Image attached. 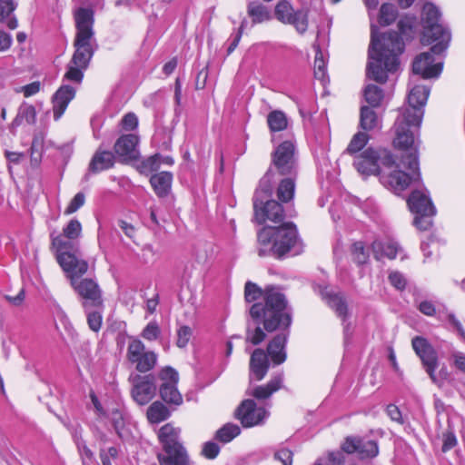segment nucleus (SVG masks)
I'll list each match as a JSON object with an SVG mask.
<instances>
[{"mask_svg":"<svg viewBox=\"0 0 465 465\" xmlns=\"http://www.w3.org/2000/svg\"><path fill=\"white\" fill-rule=\"evenodd\" d=\"M265 306L252 304L249 309L251 321H247V342L253 345L262 343L268 332L279 331L268 343L266 354L273 365H280L286 361V344L292 322V310L286 307L283 297L272 292L267 298Z\"/></svg>","mask_w":465,"mask_h":465,"instance_id":"f257e3e1","label":"nucleus"},{"mask_svg":"<svg viewBox=\"0 0 465 465\" xmlns=\"http://www.w3.org/2000/svg\"><path fill=\"white\" fill-rule=\"evenodd\" d=\"M400 149L404 151L401 156V165L408 173L398 169L399 165L396 164L392 153L385 148H367L355 155L353 165L361 174L379 175L384 186L395 193H400L420 179L417 146Z\"/></svg>","mask_w":465,"mask_h":465,"instance_id":"f03ea898","label":"nucleus"},{"mask_svg":"<svg viewBox=\"0 0 465 465\" xmlns=\"http://www.w3.org/2000/svg\"><path fill=\"white\" fill-rule=\"evenodd\" d=\"M416 17L406 15L398 22L400 34L390 31L383 34L381 40L377 36L376 25L371 28V44L368 50L367 78L379 84H385L388 73L396 72L399 65V55L404 51V42L413 38Z\"/></svg>","mask_w":465,"mask_h":465,"instance_id":"7ed1b4c3","label":"nucleus"},{"mask_svg":"<svg viewBox=\"0 0 465 465\" xmlns=\"http://www.w3.org/2000/svg\"><path fill=\"white\" fill-rule=\"evenodd\" d=\"M54 245L56 247L57 262L70 279L84 311L104 308L103 291L98 282L94 279L82 277L88 270L87 262L69 252L67 249L72 244L65 242L62 237L54 238Z\"/></svg>","mask_w":465,"mask_h":465,"instance_id":"20e7f679","label":"nucleus"},{"mask_svg":"<svg viewBox=\"0 0 465 465\" xmlns=\"http://www.w3.org/2000/svg\"><path fill=\"white\" fill-rule=\"evenodd\" d=\"M75 35L73 43L74 52L67 64L64 79L80 84L84 72L98 49L94 29V12L90 7H78L74 11Z\"/></svg>","mask_w":465,"mask_h":465,"instance_id":"39448f33","label":"nucleus"},{"mask_svg":"<svg viewBox=\"0 0 465 465\" xmlns=\"http://www.w3.org/2000/svg\"><path fill=\"white\" fill-rule=\"evenodd\" d=\"M430 94L425 85H416L408 95V106L400 108L399 115L394 123L396 148H409L415 143V132L419 130L423 118V107Z\"/></svg>","mask_w":465,"mask_h":465,"instance_id":"423d86ee","label":"nucleus"},{"mask_svg":"<svg viewBox=\"0 0 465 465\" xmlns=\"http://www.w3.org/2000/svg\"><path fill=\"white\" fill-rule=\"evenodd\" d=\"M257 242L261 257L272 255L282 259L287 254L298 255L303 251L296 225L292 222L280 226L263 227L257 234Z\"/></svg>","mask_w":465,"mask_h":465,"instance_id":"0eeeda50","label":"nucleus"},{"mask_svg":"<svg viewBox=\"0 0 465 465\" xmlns=\"http://www.w3.org/2000/svg\"><path fill=\"white\" fill-rule=\"evenodd\" d=\"M440 17L441 13L435 5L424 4L420 14V42L424 45L434 44L431 51L435 54L445 52L451 39L450 31L440 23Z\"/></svg>","mask_w":465,"mask_h":465,"instance_id":"6e6552de","label":"nucleus"},{"mask_svg":"<svg viewBox=\"0 0 465 465\" xmlns=\"http://www.w3.org/2000/svg\"><path fill=\"white\" fill-rule=\"evenodd\" d=\"M272 193V187L268 172L261 179L252 198L254 220L259 224H262L266 221L278 223L284 219V210L280 203L271 199Z\"/></svg>","mask_w":465,"mask_h":465,"instance_id":"1a4fd4ad","label":"nucleus"},{"mask_svg":"<svg viewBox=\"0 0 465 465\" xmlns=\"http://www.w3.org/2000/svg\"><path fill=\"white\" fill-rule=\"evenodd\" d=\"M181 430L172 424L163 425L158 432L163 450L157 454L160 465H192L187 450L180 438Z\"/></svg>","mask_w":465,"mask_h":465,"instance_id":"9d476101","label":"nucleus"},{"mask_svg":"<svg viewBox=\"0 0 465 465\" xmlns=\"http://www.w3.org/2000/svg\"><path fill=\"white\" fill-rule=\"evenodd\" d=\"M407 203L411 212L415 214L414 225L420 230H428L432 225L431 218L436 214V208L429 193L423 190H413Z\"/></svg>","mask_w":465,"mask_h":465,"instance_id":"9b49d317","label":"nucleus"},{"mask_svg":"<svg viewBox=\"0 0 465 465\" xmlns=\"http://www.w3.org/2000/svg\"><path fill=\"white\" fill-rule=\"evenodd\" d=\"M314 291L318 292L328 305L334 310L336 315L341 320L343 325V332L345 341L351 335V323L348 322L350 312L346 299L341 292H335L329 288L321 284L314 286Z\"/></svg>","mask_w":465,"mask_h":465,"instance_id":"f8f14e48","label":"nucleus"},{"mask_svg":"<svg viewBox=\"0 0 465 465\" xmlns=\"http://www.w3.org/2000/svg\"><path fill=\"white\" fill-rule=\"evenodd\" d=\"M274 15L280 22L293 25L301 35H303L308 29V10L303 8L294 10L291 3L286 0L278 2Z\"/></svg>","mask_w":465,"mask_h":465,"instance_id":"ddd939ff","label":"nucleus"},{"mask_svg":"<svg viewBox=\"0 0 465 465\" xmlns=\"http://www.w3.org/2000/svg\"><path fill=\"white\" fill-rule=\"evenodd\" d=\"M272 163L281 175H297L298 163L294 144L290 141L279 144L272 154Z\"/></svg>","mask_w":465,"mask_h":465,"instance_id":"4468645a","label":"nucleus"},{"mask_svg":"<svg viewBox=\"0 0 465 465\" xmlns=\"http://www.w3.org/2000/svg\"><path fill=\"white\" fill-rule=\"evenodd\" d=\"M127 359L135 364L139 372L153 370L157 362V355L152 351H145L144 344L138 339H133L127 347Z\"/></svg>","mask_w":465,"mask_h":465,"instance_id":"2eb2a0df","label":"nucleus"},{"mask_svg":"<svg viewBox=\"0 0 465 465\" xmlns=\"http://www.w3.org/2000/svg\"><path fill=\"white\" fill-rule=\"evenodd\" d=\"M411 345L432 382L440 383L435 374V370L438 367V355L434 348L425 338L420 336L414 337Z\"/></svg>","mask_w":465,"mask_h":465,"instance_id":"dca6fc26","label":"nucleus"},{"mask_svg":"<svg viewBox=\"0 0 465 465\" xmlns=\"http://www.w3.org/2000/svg\"><path fill=\"white\" fill-rule=\"evenodd\" d=\"M341 449L347 454L357 453L361 460L373 459L379 455L376 440L358 436H347L341 443Z\"/></svg>","mask_w":465,"mask_h":465,"instance_id":"f3484780","label":"nucleus"},{"mask_svg":"<svg viewBox=\"0 0 465 465\" xmlns=\"http://www.w3.org/2000/svg\"><path fill=\"white\" fill-rule=\"evenodd\" d=\"M268 415L263 407H258L254 400H244L235 411V417L243 427L249 428L263 422Z\"/></svg>","mask_w":465,"mask_h":465,"instance_id":"a211bd4d","label":"nucleus"},{"mask_svg":"<svg viewBox=\"0 0 465 465\" xmlns=\"http://www.w3.org/2000/svg\"><path fill=\"white\" fill-rule=\"evenodd\" d=\"M434 54H436L430 48L429 52L416 56L412 64V72L425 79L438 77L442 70V63H434Z\"/></svg>","mask_w":465,"mask_h":465,"instance_id":"6ab92c4d","label":"nucleus"},{"mask_svg":"<svg viewBox=\"0 0 465 465\" xmlns=\"http://www.w3.org/2000/svg\"><path fill=\"white\" fill-rule=\"evenodd\" d=\"M156 393L155 377L152 374L137 376L132 396L139 405L147 404Z\"/></svg>","mask_w":465,"mask_h":465,"instance_id":"aec40b11","label":"nucleus"},{"mask_svg":"<svg viewBox=\"0 0 465 465\" xmlns=\"http://www.w3.org/2000/svg\"><path fill=\"white\" fill-rule=\"evenodd\" d=\"M270 368V360L265 351L262 349H255L250 358L249 363V380L260 381L267 374Z\"/></svg>","mask_w":465,"mask_h":465,"instance_id":"412c9836","label":"nucleus"},{"mask_svg":"<svg viewBox=\"0 0 465 465\" xmlns=\"http://www.w3.org/2000/svg\"><path fill=\"white\" fill-rule=\"evenodd\" d=\"M138 142V136L134 134L122 135L117 139L114 146L116 155L123 162L137 159L139 155L137 150Z\"/></svg>","mask_w":465,"mask_h":465,"instance_id":"4be33fe9","label":"nucleus"},{"mask_svg":"<svg viewBox=\"0 0 465 465\" xmlns=\"http://www.w3.org/2000/svg\"><path fill=\"white\" fill-rule=\"evenodd\" d=\"M81 223L75 218L71 219L66 226L64 227L63 234L54 235V232L51 233L52 247L56 250V247L54 245V239L62 237L65 242H67L72 244V247L68 248L67 251L71 253H74L78 258H81L78 244L74 242L81 236Z\"/></svg>","mask_w":465,"mask_h":465,"instance_id":"5701e85b","label":"nucleus"},{"mask_svg":"<svg viewBox=\"0 0 465 465\" xmlns=\"http://www.w3.org/2000/svg\"><path fill=\"white\" fill-rule=\"evenodd\" d=\"M275 292L283 297V301L285 302L286 307H290L288 305V302L286 300L285 295L281 292L278 287L274 286H267L265 289H261L257 284L247 282L245 283L244 287V298L247 302H252L262 298V302H255L254 304H260L262 306H265L267 303V296L272 293Z\"/></svg>","mask_w":465,"mask_h":465,"instance_id":"b1692460","label":"nucleus"},{"mask_svg":"<svg viewBox=\"0 0 465 465\" xmlns=\"http://www.w3.org/2000/svg\"><path fill=\"white\" fill-rule=\"evenodd\" d=\"M75 96V89L68 84H63L53 96V111L54 120H58L66 110L69 103Z\"/></svg>","mask_w":465,"mask_h":465,"instance_id":"393cba45","label":"nucleus"},{"mask_svg":"<svg viewBox=\"0 0 465 465\" xmlns=\"http://www.w3.org/2000/svg\"><path fill=\"white\" fill-rule=\"evenodd\" d=\"M282 382L283 373H277L266 384L254 386L249 390L248 393L256 400H266L282 387Z\"/></svg>","mask_w":465,"mask_h":465,"instance_id":"a878e982","label":"nucleus"},{"mask_svg":"<svg viewBox=\"0 0 465 465\" xmlns=\"http://www.w3.org/2000/svg\"><path fill=\"white\" fill-rule=\"evenodd\" d=\"M115 156L111 151L99 147L94 153L89 165V173H98L112 168L114 164Z\"/></svg>","mask_w":465,"mask_h":465,"instance_id":"bb28decb","label":"nucleus"},{"mask_svg":"<svg viewBox=\"0 0 465 465\" xmlns=\"http://www.w3.org/2000/svg\"><path fill=\"white\" fill-rule=\"evenodd\" d=\"M150 183L159 198L166 197L172 189L173 173L170 172H160L150 178Z\"/></svg>","mask_w":465,"mask_h":465,"instance_id":"cd10ccee","label":"nucleus"},{"mask_svg":"<svg viewBox=\"0 0 465 465\" xmlns=\"http://www.w3.org/2000/svg\"><path fill=\"white\" fill-rule=\"evenodd\" d=\"M371 248L375 259L381 260L384 257L394 259L397 256L399 246L397 242L391 240H375L371 244Z\"/></svg>","mask_w":465,"mask_h":465,"instance_id":"c85d7f7f","label":"nucleus"},{"mask_svg":"<svg viewBox=\"0 0 465 465\" xmlns=\"http://www.w3.org/2000/svg\"><path fill=\"white\" fill-rule=\"evenodd\" d=\"M35 121L36 111L35 106L26 103H23L18 108L17 114L13 120L10 129L12 132H14V130L20 126L23 123L35 124Z\"/></svg>","mask_w":465,"mask_h":465,"instance_id":"c756f323","label":"nucleus"},{"mask_svg":"<svg viewBox=\"0 0 465 465\" xmlns=\"http://www.w3.org/2000/svg\"><path fill=\"white\" fill-rule=\"evenodd\" d=\"M286 177L282 179L277 187V197L282 203L291 202L295 193V181L297 175H285Z\"/></svg>","mask_w":465,"mask_h":465,"instance_id":"7c9ffc66","label":"nucleus"},{"mask_svg":"<svg viewBox=\"0 0 465 465\" xmlns=\"http://www.w3.org/2000/svg\"><path fill=\"white\" fill-rule=\"evenodd\" d=\"M159 393L162 400L168 404L179 406L183 403V397L177 389V383L161 384Z\"/></svg>","mask_w":465,"mask_h":465,"instance_id":"2f4dec72","label":"nucleus"},{"mask_svg":"<svg viewBox=\"0 0 465 465\" xmlns=\"http://www.w3.org/2000/svg\"><path fill=\"white\" fill-rule=\"evenodd\" d=\"M171 415L168 408L161 401H154L147 410V419L152 423H160Z\"/></svg>","mask_w":465,"mask_h":465,"instance_id":"473e14b6","label":"nucleus"},{"mask_svg":"<svg viewBox=\"0 0 465 465\" xmlns=\"http://www.w3.org/2000/svg\"><path fill=\"white\" fill-rule=\"evenodd\" d=\"M379 124L376 113L371 107L362 105L360 112V126L362 130L369 132L375 129Z\"/></svg>","mask_w":465,"mask_h":465,"instance_id":"72a5a7b5","label":"nucleus"},{"mask_svg":"<svg viewBox=\"0 0 465 465\" xmlns=\"http://www.w3.org/2000/svg\"><path fill=\"white\" fill-rule=\"evenodd\" d=\"M363 97L371 108L379 107L384 98V92L381 87L369 84L363 89Z\"/></svg>","mask_w":465,"mask_h":465,"instance_id":"f704fd0d","label":"nucleus"},{"mask_svg":"<svg viewBox=\"0 0 465 465\" xmlns=\"http://www.w3.org/2000/svg\"><path fill=\"white\" fill-rule=\"evenodd\" d=\"M45 134L43 132H35L34 134L30 157L32 165H38L41 162L42 153L44 150Z\"/></svg>","mask_w":465,"mask_h":465,"instance_id":"c9c22d12","label":"nucleus"},{"mask_svg":"<svg viewBox=\"0 0 465 465\" xmlns=\"http://www.w3.org/2000/svg\"><path fill=\"white\" fill-rule=\"evenodd\" d=\"M247 14L252 18V24L262 23L271 18L267 7L256 2H251L248 5Z\"/></svg>","mask_w":465,"mask_h":465,"instance_id":"e433bc0d","label":"nucleus"},{"mask_svg":"<svg viewBox=\"0 0 465 465\" xmlns=\"http://www.w3.org/2000/svg\"><path fill=\"white\" fill-rule=\"evenodd\" d=\"M267 124L271 132L275 133L286 129L288 125V120L283 112L274 110L268 114Z\"/></svg>","mask_w":465,"mask_h":465,"instance_id":"4c0bfd02","label":"nucleus"},{"mask_svg":"<svg viewBox=\"0 0 465 465\" xmlns=\"http://www.w3.org/2000/svg\"><path fill=\"white\" fill-rule=\"evenodd\" d=\"M241 433V429L233 423H226L215 433V439L221 442L228 443Z\"/></svg>","mask_w":465,"mask_h":465,"instance_id":"58836bf2","label":"nucleus"},{"mask_svg":"<svg viewBox=\"0 0 465 465\" xmlns=\"http://www.w3.org/2000/svg\"><path fill=\"white\" fill-rule=\"evenodd\" d=\"M398 15V11L392 4H383L380 9L379 23L382 26L392 24Z\"/></svg>","mask_w":465,"mask_h":465,"instance_id":"ea45409f","label":"nucleus"},{"mask_svg":"<svg viewBox=\"0 0 465 465\" xmlns=\"http://www.w3.org/2000/svg\"><path fill=\"white\" fill-rule=\"evenodd\" d=\"M104 308H94L84 311L87 316V324L93 331H99L103 323V311Z\"/></svg>","mask_w":465,"mask_h":465,"instance_id":"a19ab883","label":"nucleus"},{"mask_svg":"<svg viewBox=\"0 0 465 465\" xmlns=\"http://www.w3.org/2000/svg\"><path fill=\"white\" fill-rule=\"evenodd\" d=\"M370 136L366 133L358 132L351 138L346 153L354 154L359 153L368 143Z\"/></svg>","mask_w":465,"mask_h":465,"instance_id":"79ce46f5","label":"nucleus"},{"mask_svg":"<svg viewBox=\"0 0 465 465\" xmlns=\"http://www.w3.org/2000/svg\"><path fill=\"white\" fill-rule=\"evenodd\" d=\"M161 158L162 155L160 153H155L142 160L138 165L139 171L142 173H147L157 171L161 166Z\"/></svg>","mask_w":465,"mask_h":465,"instance_id":"37998d69","label":"nucleus"},{"mask_svg":"<svg viewBox=\"0 0 465 465\" xmlns=\"http://www.w3.org/2000/svg\"><path fill=\"white\" fill-rule=\"evenodd\" d=\"M314 47L316 49L314 59V76L321 81H324L326 76V62L320 47L318 45Z\"/></svg>","mask_w":465,"mask_h":465,"instance_id":"c03bdc74","label":"nucleus"},{"mask_svg":"<svg viewBox=\"0 0 465 465\" xmlns=\"http://www.w3.org/2000/svg\"><path fill=\"white\" fill-rule=\"evenodd\" d=\"M351 254L353 261L360 265L366 263L369 259V253L362 242H356L351 245Z\"/></svg>","mask_w":465,"mask_h":465,"instance_id":"a18cd8bd","label":"nucleus"},{"mask_svg":"<svg viewBox=\"0 0 465 465\" xmlns=\"http://www.w3.org/2000/svg\"><path fill=\"white\" fill-rule=\"evenodd\" d=\"M119 456V450L114 447L101 448L99 450V458L102 465H112V461L115 460Z\"/></svg>","mask_w":465,"mask_h":465,"instance_id":"49530a36","label":"nucleus"},{"mask_svg":"<svg viewBox=\"0 0 465 465\" xmlns=\"http://www.w3.org/2000/svg\"><path fill=\"white\" fill-rule=\"evenodd\" d=\"M159 378L162 384H174L178 383L179 374L173 368L167 366L160 371Z\"/></svg>","mask_w":465,"mask_h":465,"instance_id":"de8ad7c7","label":"nucleus"},{"mask_svg":"<svg viewBox=\"0 0 465 465\" xmlns=\"http://www.w3.org/2000/svg\"><path fill=\"white\" fill-rule=\"evenodd\" d=\"M77 448L83 465H92L95 461L94 452L87 447L84 441H78Z\"/></svg>","mask_w":465,"mask_h":465,"instance_id":"09e8293b","label":"nucleus"},{"mask_svg":"<svg viewBox=\"0 0 465 465\" xmlns=\"http://www.w3.org/2000/svg\"><path fill=\"white\" fill-rule=\"evenodd\" d=\"M193 335V331L189 326H181L177 330V340L176 345L179 348H184L187 346L191 337Z\"/></svg>","mask_w":465,"mask_h":465,"instance_id":"8fccbe9b","label":"nucleus"},{"mask_svg":"<svg viewBox=\"0 0 465 465\" xmlns=\"http://www.w3.org/2000/svg\"><path fill=\"white\" fill-rule=\"evenodd\" d=\"M160 335V328L155 322H149L142 331V337L147 341H155Z\"/></svg>","mask_w":465,"mask_h":465,"instance_id":"3c124183","label":"nucleus"},{"mask_svg":"<svg viewBox=\"0 0 465 465\" xmlns=\"http://www.w3.org/2000/svg\"><path fill=\"white\" fill-rule=\"evenodd\" d=\"M85 201V196L83 193H77L74 198L71 200L70 203L64 210V214L69 215L75 213L78 209H80Z\"/></svg>","mask_w":465,"mask_h":465,"instance_id":"603ef678","label":"nucleus"},{"mask_svg":"<svg viewBox=\"0 0 465 465\" xmlns=\"http://www.w3.org/2000/svg\"><path fill=\"white\" fill-rule=\"evenodd\" d=\"M345 451L341 448L340 450H332L327 452V462L329 465H345Z\"/></svg>","mask_w":465,"mask_h":465,"instance_id":"864d4df0","label":"nucleus"},{"mask_svg":"<svg viewBox=\"0 0 465 465\" xmlns=\"http://www.w3.org/2000/svg\"><path fill=\"white\" fill-rule=\"evenodd\" d=\"M293 453L287 448H282L275 451L274 459L282 462V465H292Z\"/></svg>","mask_w":465,"mask_h":465,"instance_id":"5fc2aeb1","label":"nucleus"},{"mask_svg":"<svg viewBox=\"0 0 465 465\" xmlns=\"http://www.w3.org/2000/svg\"><path fill=\"white\" fill-rule=\"evenodd\" d=\"M220 452V447L218 444L213 441L205 442L203 446L202 454L209 460H213L217 457Z\"/></svg>","mask_w":465,"mask_h":465,"instance_id":"6e6d98bb","label":"nucleus"},{"mask_svg":"<svg viewBox=\"0 0 465 465\" xmlns=\"http://www.w3.org/2000/svg\"><path fill=\"white\" fill-rule=\"evenodd\" d=\"M389 282L397 290H404L407 284V281L402 273L399 272H392L389 274Z\"/></svg>","mask_w":465,"mask_h":465,"instance_id":"4d7b16f0","label":"nucleus"},{"mask_svg":"<svg viewBox=\"0 0 465 465\" xmlns=\"http://www.w3.org/2000/svg\"><path fill=\"white\" fill-rule=\"evenodd\" d=\"M15 9L13 0H0V21L6 19Z\"/></svg>","mask_w":465,"mask_h":465,"instance_id":"13d9d810","label":"nucleus"},{"mask_svg":"<svg viewBox=\"0 0 465 465\" xmlns=\"http://www.w3.org/2000/svg\"><path fill=\"white\" fill-rule=\"evenodd\" d=\"M457 445V438L453 431L448 430L443 433L442 451L446 452Z\"/></svg>","mask_w":465,"mask_h":465,"instance_id":"bf43d9fd","label":"nucleus"},{"mask_svg":"<svg viewBox=\"0 0 465 465\" xmlns=\"http://www.w3.org/2000/svg\"><path fill=\"white\" fill-rule=\"evenodd\" d=\"M122 125H123V128L125 130L132 131V130L135 129L138 125L137 116L133 113H129V114H125L124 116V118L122 119Z\"/></svg>","mask_w":465,"mask_h":465,"instance_id":"052dcab7","label":"nucleus"},{"mask_svg":"<svg viewBox=\"0 0 465 465\" xmlns=\"http://www.w3.org/2000/svg\"><path fill=\"white\" fill-rule=\"evenodd\" d=\"M419 311L426 316H434L436 314V308L431 301H422L419 303Z\"/></svg>","mask_w":465,"mask_h":465,"instance_id":"680f3d73","label":"nucleus"},{"mask_svg":"<svg viewBox=\"0 0 465 465\" xmlns=\"http://www.w3.org/2000/svg\"><path fill=\"white\" fill-rule=\"evenodd\" d=\"M112 423L117 434L120 435V430L124 426V421L122 413L118 410H114L111 414Z\"/></svg>","mask_w":465,"mask_h":465,"instance_id":"e2e57ef3","label":"nucleus"},{"mask_svg":"<svg viewBox=\"0 0 465 465\" xmlns=\"http://www.w3.org/2000/svg\"><path fill=\"white\" fill-rule=\"evenodd\" d=\"M387 414L391 420L396 421L400 424H403V419L400 409L394 404H389L387 406Z\"/></svg>","mask_w":465,"mask_h":465,"instance_id":"0e129e2a","label":"nucleus"},{"mask_svg":"<svg viewBox=\"0 0 465 465\" xmlns=\"http://www.w3.org/2000/svg\"><path fill=\"white\" fill-rule=\"evenodd\" d=\"M5 156L6 157L10 164H18L25 158V153L5 150Z\"/></svg>","mask_w":465,"mask_h":465,"instance_id":"69168bd1","label":"nucleus"},{"mask_svg":"<svg viewBox=\"0 0 465 465\" xmlns=\"http://www.w3.org/2000/svg\"><path fill=\"white\" fill-rule=\"evenodd\" d=\"M22 91L25 97L35 95V94H37L40 91V83L36 81V82H33L29 84H26L22 87Z\"/></svg>","mask_w":465,"mask_h":465,"instance_id":"338daca9","label":"nucleus"},{"mask_svg":"<svg viewBox=\"0 0 465 465\" xmlns=\"http://www.w3.org/2000/svg\"><path fill=\"white\" fill-rule=\"evenodd\" d=\"M452 357L454 359V366L460 371L465 372V354L461 352H455Z\"/></svg>","mask_w":465,"mask_h":465,"instance_id":"774afa93","label":"nucleus"}]
</instances>
